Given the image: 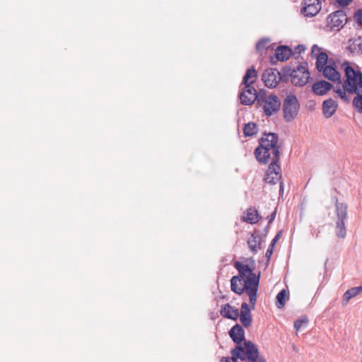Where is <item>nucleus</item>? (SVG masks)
<instances>
[{
    "label": "nucleus",
    "instance_id": "nucleus-1",
    "mask_svg": "<svg viewBox=\"0 0 362 362\" xmlns=\"http://www.w3.org/2000/svg\"><path fill=\"white\" fill-rule=\"evenodd\" d=\"M259 144L255 149L254 154L259 164H267L271 162L279 163L280 146L278 144L279 136L273 132H264L259 139Z\"/></svg>",
    "mask_w": 362,
    "mask_h": 362
},
{
    "label": "nucleus",
    "instance_id": "nucleus-2",
    "mask_svg": "<svg viewBox=\"0 0 362 362\" xmlns=\"http://www.w3.org/2000/svg\"><path fill=\"white\" fill-rule=\"evenodd\" d=\"M344 71V83L349 94H356L353 99V106L358 112L362 114V72L355 70L348 62L341 64Z\"/></svg>",
    "mask_w": 362,
    "mask_h": 362
},
{
    "label": "nucleus",
    "instance_id": "nucleus-3",
    "mask_svg": "<svg viewBox=\"0 0 362 362\" xmlns=\"http://www.w3.org/2000/svg\"><path fill=\"white\" fill-rule=\"evenodd\" d=\"M255 344L251 341H245L244 346H235L230 350L231 356H223L220 362H238V359L245 361L249 359V354Z\"/></svg>",
    "mask_w": 362,
    "mask_h": 362
},
{
    "label": "nucleus",
    "instance_id": "nucleus-4",
    "mask_svg": "<svg viewBox=\"0 0 362 362\" xmlns=\"http://www.w3.org/2000/svg\"><path fill=\"white\" fill-rule=\"evenodd\" d=\"M336 208V235L339 238H344L346 235L344 221L347 219V205L338 202L337 197H334Z\"/></svg>",
    "mask_w": 362,
    "mask_h": 362
},
{
    "label": "nucleus",
    "instance_id": "nucleus-5",
    "mask_svg": "<svg viewBox=\"0 0 362 362\" xmlns=\"http://www.w3.org/2000/svg\"><path fill=\"white\" fill-rule=\"evenodd\" d=\"M299 109L300 103L297 97L292 93L287 95L283 101L284 119L288 122L293 121L297 117Z\"/></svg>",
    "mask_w": 362,
    "mask_h": 362
},
{
    "label": "nucleus",
    "instance_id": "nucleus-6",
    "mask_svg": "<svg viewBox=\"0 0 362 362\" xmlns=\"http://www.w3.org/2000/svg\"><path fill=\"white\" fill-rule=\"evenodd\" d=\"M260 272L258 274L253 273L249 274L246 281H245V293L249 296L250 303L252 309H255L257 301V291L259 284Z\"/></svg>",
    "mask_w": 362,
    "mask_h": 362
},
{
    "label": "nucleus",
    "instance_id": "nucleus-7",
    "mask_svg": "<svg viewBox=\"0 0 362 362\" xmlns=\"http://www.w3.org/2000/svg\"><path fill=\"white\" fill-rule=\"evenodd\" d=\"M268 99L267 90L261 89L257 91L255 96L245 95L244 93L240 94V103L244 105H251L256 102L257 105L262 106L263 103Z\"/></svg>",
    "mask_w": 362,
    "mask_h": 362
},
{
    "label": "nucleus",
    "instance_id": "nucleus-8",
    "mask_svg": "<svg viewBox=\"0 0 362 362\" xmlns=\"http://www.w3.org/2000/svg\"><path fill=\"white\" fill-rule=\"evenodd\" d=\"M281 178V168L279 163L271 162L266 171L264 180L270 185H275Z\"/></svg>",
    "mask_w": 362,
    "mask_h": 362
},
{
    "label": "nucleus",
    "instance_id": "nucleus-9",
    "mask_svg": "<svg viewBox=\"0 0 362 362\" xmlns=\"http://www.w3.org/2000/svg\"><path fill=\"white\" fill-rule=\"evenodd\" d=\"M310 77L308 70L303 66L298 65L293 74L291 82L296 86H303Z\"/></svg>",
    "mask_w": 362,
    "mask_h": 362
},
{
    "label": "nucleus",
    "instance_id": "nucleus-10",
    "mask_svg": "<svg viewBox=\"0 0 362 362\" xmlns=\"http://www.w3.org/2000/svg\"><path fill=\"white\" fill-rule=\"evenodd\" d=\"M262 105L264 115L270 117L280 110L281 101L276 95L271 94Z\"/></svg>",
    "mask_w": 362,
    "mask_h": 362
},
{
    "label": "nucleus",
    "instance_id": "nucleus-11",
    "mask_svg": "<svg viewBox=\"0 0 362 362\" xmlns=\"http://www.w3.org/2000/svg\"><path fill=\"white\" fill-rule=\"evenodd\" d=\"M279 71L276 69L269 68L264 71L262 81L269 88H275L281 81H279Z\"/></svg>",
    "mask_w": 362,
    "mask_h": 362
},
{
    "label": "nucleus",
    "instance_id": "nucleus-12",
    "mask_svg": "<svg viewBox=\"0 0 362 362\" xmlns=\"http://www.w3.org/2000/svg\"><path fill=\"white\" fill-rule=\"evenodd\" d=\"M321 9L320 0H303L301 12L307 17H313L317 15Z\"/></svg>",
    "mask_w": 362,
    "mask_h": 362
},
{
    "label": "nucleus",
    "instance_id": "nucleus-13",
    "mask_svg": "<svg viewBox=\"0 0 362 362\" xmlns=\"http://www.w3.org/2000/svg\"><path fill=\"white\" fill-rule=\"evenodd\" d=\"M292 54L293 51L288 46L280 45L276 49L274 54L270 57L269 62L274 65L277 61H286Z\"/></svg>",
    "mask_w": 362,
    "mask_h": 362
},
{
    "label": "nucleus",
    "instance_id": "nucleus-14",
    "mask_svg": "<svg viewBox=\"0 0 362 362\" xmlns=\"http://www.w3.org/2000/svg\"><path fill=\"white\" fill-rule=\"evenodd\" d=\"M327 21L332 27L341 28L347 22V16L344 11L338 10L329 14Z\"/></svg>",
    "mask_w": 362,
    "mask_h": 362
},
{
    "label": "nucleus",
    "instance_id": "nucleus-15",
    "mask_svg": "<svg viewBox=\"0 0 362 362\" xmlns=\"http://www.w3.org/2000/svg\"><path fill=\"white\" fill-rule=\"evenodd\" d=\"M263 243H264V237L260 235L258 230H255L247 241L250 252L254 255L257 253L258 250L262 249Z\"/></svg>",
    "mask_w": 362,
    "mask_h": 362
},
{
    "label": "nucleus",
    "instance_id": "nucleus-16",
    "mask_svg": "<svg viewBox=\"0 0 362 362\" xmlns=\"http://www.w3.org/2000/svg\"><path fill=\"white\" fill-rule=\"evenodd\" d=\"M228 334L235 346H244V341L247 340L245 339V330L242 326L239 324L235 325L229 330Z\"/></svg>",
    "mask_w": 362,
    "mask_h": 362
},
{
    "label": "nucleus",
    "instance_id": "nucleus-17",
    "mask_svg": "<svg viewBox=\"0 0 362 362\" xmlns=\"http://www.w3.org/2000/svg\"><path fill=\"white\" fill-rule=\"evenodd\" d=\"M332 64H329L326 67H324L320 72H322L323 76L331 81H338L339 84H341V75L339 72L336 69L335 64L333 60H332Z\"/></svg>",
    "mask_w": 362,
    "mask_h": 362
},
{
    "label": "nucleus",
    "instance_id": "nucleus-18",
    "mask_svg": "<svg viewBox=\"0 0 362 362\" xmlns=\"http://www.w3.org/2000/svg\"><path fill=\"white\" fill-rule=\"evenodd\" d=\"M240 320L242 325L247 328L251 325L252 318L249 305L244 302L241 304L240 313H239Z\"/></svg>",
    "mask_w": 362,
    "mask_h": 362
},
{
    "label": "nucleus",
    "instance_id": "nucleus-19",
    "mask_svg": "<svg viewBox=\"0 0 362 362\" xmlns=\"http://www.w3.org/2000/svg\"><path fill=\"white\" fill-rule=\"evenodd\" d=\"M220 314L224 318L237 320L239 317V310L229 303H226L221 305Z\"/></svg>",
    "mask_w": 362,
    "mask_h": 362
},
{
    "label": "nucleus",
    "instance_id": "nucleus-20",
    "mask_svg": "<svg viewBox=\"0 0 362 362\" xmlns=\"http://www.w3.org/2000/svg\"><path fill=\"white\" fill-rule=\"evenodd\" d=\"M333 87V85L325 80L316 81L313 85V91L315 95H324Z\"/></svg>",
    "mask_w": 362,
    "mask_h": 362
},
{
    "label": "nucleus",
    "instance_id": "nucleus-21",
    "mask_svg": "<svg viewBox=\"0 0 362 362\" xmlns=\"http://www.w3.org/2000/svg\"><path fill=\"white\" fill-rule=\"evenodd\" d=\"M338 104L337 101L329 98L322 103V112L326 118L331 117L337 111Z\"/></svg>",
    "mask_w": 362,
    "mask_h": 362
},
{
    "label": "nucleus",
    "instance_id": "nucleus-22",
    "mask_svg": "<svg viewBox=\"0 0 362 362\" xmlns=\"http://www.w3.org/2000/svg\"><path fill=\"white\" fill-rule=\"evenodd\" d=\"M261 218L262 216L255 207L251 206L247 209L245 215L242 218V220L250 224H255Z\"/></svg>",
    "mask_w": 362,
    "mask_h": 362
},
{
    "label": "nucleus",
    "instance_id": "nucleus-23",
    "mask_svg": "<svg viewBox=\"0 0 362 362\" xmlns=\"http://www.w3.org/2000/svg\"><path fill=\"white\" fill-rule=\"evenodd\" d=\"M257 78V71H256L255 66H251L250 69H247L243 78V81L241 83V86H248L250 84H254Z\"/></svg>",
    "mask_w": 362,
    "mask_h": 362
},
{
    "label": "nucleus",
    "instance_id": "nucleus-24",
    "mask_svg": "<svg viewBox=\"0 0 362 362\" xmlns=\"http://www.w3.org/2000/svg\"><path fill=\"white\" fill-rule=\"evenodd\" d=\"M234 266L235 269L238 271V275L236 276L238 278L239 281L240 283L242 281L244 280L245 277H247L249 276V274L252 273V271L253 269L249 265L243 264L240 262H236L234 264Z\"/></svg>",
    "mask_w": 362,
    "mask_h": 362
},
{
    "label": "nucleus",
    "instance_id": "nucleus-25",
    "mask_svg": "<svg viewBox=\"0 0 362 362\" xmlns=\"http://www.w3.org/2000/svg\"><path fill=\"white\" fill-rule=\"evenodd\" d=\"M296 69L291 66H286L279 71V81L283 83H288L292 78L293 74L295 72Z\"/></svg>",
    "mask_w": 362,
    "mask_h": 362
},
{
    "label": "nucleus",
    "instance_id": "nucleus-26",
    "mask_svg": "<svg viewBox=\"0 0 362 362\" xmlns=\"http://www.w3.org/2000/svg\"><path fill=\"white\" fill-rule=\"evenodd\" d=\"M328 62V55L325 52H320V54L317 57L316 61V69L318 71H321L324 67L328 66L327 64Z\"/></svg>",
    "mask_w": 362,
    "mask_h": 362
},
{
    "label": "nucleus",
    "instance_id": "nucleus-27",
    "mask_svg": "<svg viewBox=\"0 0 362 362\" xmlns=\"http://www.w3.org/2000/svg\"><path fill=\"white\" fill-rule=\"evenodd\" d=\"M258 132V127L255 122H250L245 124L243 134L245 137L252 136Z\"/></svg>",
    "mask_w": 362,
    "mask_h": 362
},
{
    "label": "nucleus",
    "instance_id": "nucleus-28",
    "mask_svg": "<svg viewBox=\"0 0 362 362\" xmlns=\"http://www.w3.org/2000/svg\"><path fill=\"white\" fill-rule=\"evenodd\" d=\"M288 298L287 291L282 289L276 297V306L279 309H281L285 306L286 300Z\"/></svg>",
    "mask_w": 362,
    "mask_h": 362
},
{
    "label": "nucleus",
    "instance_id": "nucleus-29",
    "mask_svg": "<svg viewBox=\"0 0 362 362\" xmlns=\"http://www.w3.org/2000/svg\"><path fill=\"white\" fill-rule=\"evenodd\" d=\"M238 281H239L238 278L233 276L230 279V288L235 293L241 295L245 291V285L243 286H238Z\"/></svg>",
    "mask_w": 362,
    "mask_h": 362
},
{
    "label": "nucleus",
    "instance_id": "nucleus-30",
    "mask_svg": "<svg viewBox=\"0 0 362 362\" xmlns=\"http://www.w3.org/2000/svg\"><path fill=\"white\" fill-rule=\"evenodd\" d=\"M358 295L354 287L348 289L343 295L341 304L345 306L348 304L349 300Z\"/></svg>",
    "mask_w": 362,
    "mask_h": 362
},
{
    "label": "nucleus",
    "instance_id": "nucleus-31",
    "mask_svg": "<svg viewBox=\"0 0 362 362\" xmlns=\"http://www.w3.org/2000/svg\"><path fill=\"white\" fill-rule=\"evenodd\" d=\"M269 40L263 38L259 40L256 44V49L259 52H262L264 50H267L269 48Z\"/></svg>",
    "mask_w": 362,
    "mask_h": 362
},
{
    "label": "nucleus",
    "instance_id": "nucleus-32",
    "mask_svg": "<svg viewBox=\"0 0 362 362\" xmlns=\"http://www.w3.org/2000/svg\"><path fill=\"white\" fill-rule=\"evenodd\" d=\"M253 84H250L248 86H244V88L241 89V91L240 92L239 97L240 98V94L242 93H245V95L248 96H255L257 90L256 89L252 86Z\"/></svg>",
    "mask_w": 362,
    "mask_h": 362
},
{
    "label": "nucleus",
    "instance_id": "nucleus-33",
    "mask_svg": "<svg viewBox=\"0 0 362 362\" xmlns=\"http://www.w3.org/2000/svg\"><path fill=\"white\" fill-rule=\"evenodd\" d=\"M334 91H335V93H337L338 94L339 97L341 100H343L344 102H346L347 103L350 102V98L346 93V91L347 92V90H346L345 83L344 84L343 90H341V88H339L334 90Z\"/></svg>",
    "mask_w": 362,
    "mask_h": 362
},
{
    "label": "nucleus",
    "instance_id": "nucleus-34",
    "mask_svg": "<svg viewBox=\"0 0 362 362\" xmlns=\"http://www.w3.org/2000/svg\"><path fill=\"white\" fill-rule=\"evenodd\" d=\"M251 351H250V353H248L249 354V359L248 361L250 362H257V359H258V356H259V349L257 346V345L255 344V348L253 349H250Z\"/></svg>",
    "mask_w": 362,
    "mask_h": 362
},
{
    "label": "nucleus",
    "instance_id": "nucleus-35",
    "mask_svg": "<svg viewBox=\"0 0 362 362\" xmlns=\"http://www.w3.org/2000/svg\"><path fill=\"white\" fill-rule=\"evenodd\" d=\"M308 322V320L307 317L304 316L303 317H300L294 322V329L296 331H299L303 325H306Z\"/></svg>",
    "mask_w": 362,
    "mask_h": 362
},
{
    "label": "nucleus",
    "instance_id": "nucleus-36",
    "mask_svg": "<svg viewBox=\"0 0 362 362\" xmlns=\"http://www.w3.org/2000/svg\"><path fill=\"white\" fill-rule=\"evenodd\" d=\"M354 17L357 23L362 28V8H359L355 13Z\"/></svg>",
    "mask_w": 362,
    "mask_h": 362
},
{
    "label": "nucleus",
    "instance_id": "nucleus-37",
    "mask_svg": "<svg viewBox=\"0 0 362 362\" xmlns=\"http://www.w3.org/2000/svg\"><path fill=\"white\" fill-rule=\"evenodd\" d=\"M305 50V47L303 45H298L295 47V51L293 52V55L298 54L300 55L302 52H303Z\"/></svg>",
    "mask_w": 362,
    "mask_h": 362
},
{
    "label": "nucleus",
    "instance_id": "nucleus-38",
    "mask_svg": "<svg viewBox=\"0 0 362 362\" xmlns=\"http://www.w3.org/2000/svg\"><path fill=\"white\" fill-rule=\"evenodd\" d=\"M277 211V206L274 208V210L272 212V214L269 216H267V219L268 220V224L270 225L272 223L274 220L275 219Z\"/></svg>",
    "mask_w": 362,
    "mask_h": 362
},
{
    "label": "nucleus",
    "instance_id": "nucleus-39",
    "mask_svg": "<svg viewBox=\"0 0 362 362\" xmlns=\"http://www.w3.org/2000/svg\"><path fill=\"white\" fill-rule=\"evenodd\" d=\"M274 247V245H273L272 244L269 245V246L266 252V254H265V256L267 258L270 259L272 255L273 254Z\"/></svg>",
    "mask_w": 362,
    "mask_h": 362
},
{
    "label": "nucleus",
    "instance_id": "nucleus-40",
    "mask_svg": "<svg viewBox=\"0 0 362 362\" xmlns=\"http://www.w3.org/2000/svg\"><path fill=\"white\" fill-rule=\"evenodd\" d=\"M336 1L342 7L347 6L353 0H336Z\"/></svg>",
    "mask_w": 362,
    "mask_h": 362
},
{
    "label": "nucleus",
    "instance_id": "nucleus-41",
    "mask_svg": "<svg viewBox=\"0 0 362 362\" xmlns=\"http://www.w3.org/2000/svg\"><path fill=\"white\" fill-rule=\"evenodd\" d=\"M281 233H282V231L280 230L277 233V234L275 235V237L272 239V242L270 244L273 245L275 246L276 242L279 240V238H281Z\"/></svg>",
    "mask_w": 362,
    "mask_h": 362
},
{
    "label": "nucleus",
    "instance_id": "nucleus-42",
    "mask_svg": "<svg viewBox=\"0 0 362 362\" xmlns=\"http://www.w3.org/2000/svg\"><path fill=\"white\" fill-rule=\"evenodd\" d=\"M269 226L270 225L267 224V226L264 228L262 234H260L262 237H264V241H265L266 236L269 232Z\"/></svg>",
    "mask_w": 362,
    "mask_h": 362
},
{
    "label": "nucleus",
    "instance_id": "nucleus-43",
    "mask_svg": "<svg viewBox=\"0 0 362 362\" xmlns=\"http://www.w3.org/2000/svg\"><path fill=\"white\" fill-rule=\"evenodd\" d=\"M315 50H317V51L320 52V48L317 45H314L312 47L311 53L313 54Z\"/></svg>",
    "mask_w": 362,
    "mask_h": 362
},
{
    "label": "nucleus",
    "instance_id": "nucleus-44",
    "mask_svg": "<svg viewBox=\"0 0 362 362\" xmlns=\"http://www.w3.org/2000/svg\"><path fill=\"white\" fill-rule=\"evenodd\" d=\"M354 288L358 294L362 292V285Z\"/></svg>",
    "mask_w": 362,
    "mask_h": 362
},
{
    "label": "nucleus",
    "instance_id": "nucleus-45",
    "mask_svg": "<svg viewBox=\"0 0 362 362\" xmlns=\"http://www.w3.org/2000/svg\"><path fill=\"white\" fill-rule=\"evenodd\" d=\"M279 192H284V185L282 182H281L279 185Z\"/></svg>",
    "mask_w": 362,
    "mask_h": 362
},
{
    "label": "nucleus",
    "instance_id": "nucleus-46",
    "mask_svg": "<svg viewBox=\"0 0 362 362\" xmlns=\"http://www.w3.org/2000/svg\"><path fill=\"white\" fill-rule=\"evenodd\" d=\"M257 362H267L266 359L264 357H259Z\"/></svg>",
    "mask_w": 362,
    "mask_h": 362
}]
</instances>
